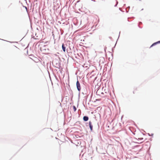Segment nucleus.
Returning a JSON list of instances; mask_svg holds the SVG:
<instances>
[{
    "label": "nucleus",
    "instance_id": "nucleus-1",
    "mask_svg": "<svg viewBox=\"0 0 160 160\" xmlns=\"http://www.w3.org/2000/svg\"><path fill=\"white\" fill-rule=\"evenodd\" d=\"M77 87L78 90L79 91L81 90V87L80 84L79 82V81L78 80L77 82L76 83Z\"/></svg>",
    "mask_w": 160,
    "mask_h": 160
},
{
    "label": "nucleus",
    "instance_id": "nucleus-2",
    "mask_svg": "<svg viewBox=\"0 0 160 160\" xmlns=\"http://www.w3.org/2000/svg\"><path fill=\"white\" fill-rule=\"evenodd\" d=\"M89 127L90 128L91 130V131H92L93 126H92V122L91 121H89Z\"/></svg>",
    "mask_w": 160,
    "mask_h": 160
},
{
    "label": "nucleus",
    "instance_id": "nucleus-3",
    "mask_svg": "<svg viewBox=\"0 0 160 160\" xmlns=\"http://www.w3.org/2000/svg\"><path fill=\"white\" fill-rule=\"evenodd\" d=\"M83 120L85 121H87L88 119V118L87 116H84L83 118Z\"/></svg>",
    "mask_w": 160,
    "mask_h": 160
},
{
    "label": "nucleus",
    "instance_id": "nucleus-4",
    "mask_svg": "<svg viewBox=\"0 0 160 160\" xmlns=\"http://www.w3.org/2000/svg\"><path fill=\"white\" fill-rule=\"evenodd\" d=\"M62 49L63 50V51L64 52H65V50H66V47L64 46V45L63 44H62Z\"/></svg>",
    "mask_w": 160,
    "mask_h": 160
},
{
    "label": "nucleus",
    "instance_id": "nucleus-5",
    "mask_svg": "<svg viewBox=\"0 0 160 160\" xmlns=\"http://www.w3.org/2000/svg\"><path fill=\"white\" fill-rule=\"evenodd\" d=\"M160 43V41H158L156 42H155V43H153L151 46L150 47H152V46L156 44H158V43Z\"/></svg>",
    "mask_w": 160,
    "mask_h": 160
},
{
    "label": "nucleus",
    "instance_id": "nucleus-6",
    "mask_svg": "<svg viewBox=\"0 0 160 160\" xmlns=\"http://www.w3.org/2000/svg\"><path fill=\"white\" fill-rule=\"evenodd\" d=\"M137 91V88H134V90L133 91V93L135 94L136 93V92Z\"/></svg>",
    "mask_w": 160,
    "mask_h": 160
},
{
    "label": "nucleus",
    "instance_id": "nucleus-7",
    "mask_svg": "<svg viewBox=\"0 0 160 160\" xmlns=\"http://www.w3.org/2000/svg\"><path fill=\"white\" fill-rule=\"evenodd\" d=\"M73 109L74 111V112L76 111V108L75 106H73Z\"/></svg>",
    "mask_w": 160,
    "mask_h": 160
},
{
    "label": "nucleus",
    "instance_id": "nucleus-8",
    "mask_svg": "<svg viewBox=\"0 0 160 160\" xmlns=\"http://www.w3.org/2000/svg\"><path fill=\"white\" fill-rule=\"evenodd\" d=\"M138 139L140 140H143V138H138Z\"/></svg>",
    "mask_w": 160,
    "mask_h": 160
}]
</instances>
